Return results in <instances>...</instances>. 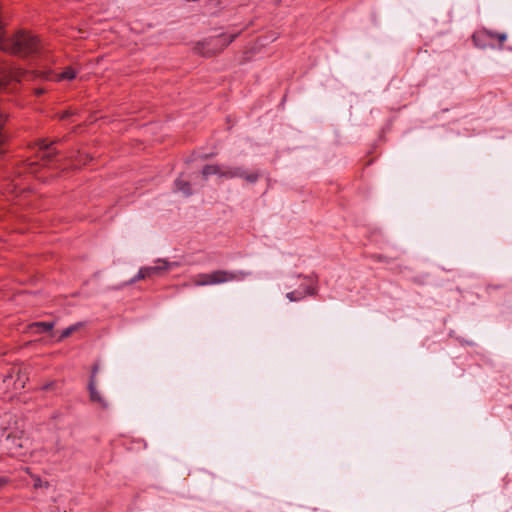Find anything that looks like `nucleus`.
Masks as SVG:
<instances>
[{"mask_svg":"<svg viewBox=\"0 0 512 512\" xmlns=\"http://www.w3.org/2000/svg\"><path fill=\"white\" fill-rule=\"evenodd\" d=\"M89 397L92 402L97 403L101 408L107 409L109 407L108 401L103 397V395L98 391L96 387V379L94 375H91L89 384H88Z\"/></svg>","mask_w":512,"mask_h":512,"instance_id":"obj_8","label":"nucleus"},{"mask_svg":"<svg viewBox=\"0 0 512 512\" xmlns=\"http://www.w3.org/2000/svg\"><path fill=\"white\" fill-rule=\"evenodd\" d=\"M77 76V71L73 67H66L63 72L55 76L56 81L68 80L71 81Z\"/></svg>","mask_w":512,"mask_h":512,"instance_id":"obj_10","label":"nucleus"},{"mask_svg":"<svg viewBox=\"0 0 512 512\" xmlns=\"http://www.w3.org/2000/svg\"><path fill=\"white\" fill-rule=\"evenodd\" d=\"M98 369H99L98 365L93 366L92 375H94L95 378H96V373L98 372Z\"/></svg>","mask_w":512,"mask_h":512,"instance_id":"obj_16","label":"nucleus"},{"mask_svg":"<svg viewBox=\"0 0 512 512\" xmlns=\"http://www.w3.org/2000/svg\"><path fill=\"white\" fill-rule=\"evenodd\" d=\"M249 275H251V272L243 270H215L210 273H202L197 275L193 280V283L196 286L219 285L232 281H241Z\"/></svg>","mask_w":512,"mask_h":512,"instance_id":"obj_1","label":"nucleus"},{"mask_svg":"<svg viewBox=\"0 0 512 512\" xmlns=\"http://www.w3.org/2000/svg\"><path fill=\"white\" fill-rule=\"evenodd\" d=\"M315 294H316V288L313 285L307 284V283H301L297 289L287 292L286 298L290 302H298V301L303 300L304 298H306L309 295H315Z\"/></svg>","mask_w":512,"mask_h":512,"instance_id":"obj_6","label":"nucleus"},{"mask_svg":"<svg viewBox=\"0 0 512 512\" xmlns=\"http://www.w3.org/2000/svg\"><path fill=\"white\" fill-rule=\"evenodd\" d=\"M29 74L16 67L0 68V91L9 90L8 86L12 82H21L22 78L28 77Z\"/></svg>","mask_w":512,"mask_h":512,"instance_id":"obj_3","label":"nucleus"},{"mask_svg":"<svg viewBox=\"0 0 512 512\" xmlns=\"http://www.w3.org/2000/svg\"><path fill=\"white\" fill-rule=\"evenodd\" d=\"M235 38V35H221L214 39H211L208 42H204L201 45L207 46L205 50L199 49V52L203 53L204 55L210 56L213 55L219 51H221L225 46H227L229 43H231Z\"/></svg>","mask_w":512,"mask_h":512,"instance_id":"obj_5","label":"nucleus"},{"mask_svg":"<svg viewBox=\"0 0 512 512\" xmlns=\"http://www.w3.org/2000/svg\"><path fill=\"white\" fill-rule=\"evenodd\" d=\"M175 266L176 263H171L163 259H158L156 260L154 266L140 268L137 275L131 280V282L133 283L138 280L160 275L163 271L170 270Z\"/></svg>","mask_w":512,"mask_h":512,"instance_id":"obj_2","label":"nucleus"},{"mask_svg":"<svg viewBox=\"0 0 512 512\" xmlns=\"http://www.w3.org/2000/svg\"><path fill=\"white\" fill-rule=\"evenodd\" d=\"M175 189L179 192H182L185 196L192 194L189 182L183 180L182 178H177L175 180Z\"/></svg>","mask_w":512,"mask_h":512,"instance_id":"obj_11","label":"nucleus"},{"mask_svg":"<svg viewBox=\"0 0 512 512\" xmlns=\"http://www.w3.org/2000/svg\"><path fill=\"white\" fill-rule=\"evenodd\" d=\"M54 324L52 322H36L31 325L32 329H36L37 332L50 331Z\"/></svg>","mask_w":512,"mask_h":512,"instance_id":"obj_12","label":"nucleus"},{"mask_svg":"<svg viewBox=\"0 0 512 512\" xmlns=\"http://www.w3.org/2000/svg\"><path fill=\"white\" fill-rule=\"evenodd\" d=\"M40 149L44 150V153H43V158H49L51 157V153L48 151L49 150V144H47L44 140L41 141L40 143Z\"/></svg>","mask_w":512,"mask_h":512,"instance_id":"obj_15","label":"nucleus"},{"mask_svg":"<svg viewBox=\"0 0 512 512\" xmlns=\"http://www.w3.org/2000/svg\"><path fill=\"white\" fill-rule=\"evenodd\" d=\"M80 324H76V325H72L70 327H67L66 329H64L59 337V341L70 336L74 331H76L78 329Z\"/></svg>","mask_w":512,"mask_h":512,"instance_id":"obj_14","label":"nucleus"},{"mask_svg":"<svg viewBox=\"0 0 512 512\" xmlns=\"http://www.w3.org/2000/svg\"><path fill=\"white\" fill-rule=\"evenodd\" d=\"M5 483L4 479L0 478V487Z\"/></svg>","mask_w":512,"mask_h":512,"instance_id":"obj_18","label":"nucleus"},{"mask_svg":"<svg viewBox=\"0 0 512 512\" xmlns=\"http://www.w3.org/2000/svg\"><path fill=\"white\" fill-rule=\"evenodd\" d=\"M43 92H44V91H43V89H37V90H36V93H37L38 95H39V94H42Z\"/></svg>","mask_w":512,"mask_h":512,"instance_id":"obj_17","label":"nucleus"},{"mask_svg":"<svg viewBox=\"0 0 512 512\" xmlns=\"http://www.w3.org/2000/svg\"><path fill=\"white\" fill-rule=\"evenodd\" d=\"M259 174L256 171H248L241 166H227L223 165L222 179L242 178L249 183H254L258 180Z\"/></svg>","mask_w":512,"mask_h":512,"instance_id":"obj_4","label":"nucleus"},{"mask_svg":"<svg viewBox=\"0 0 512 512\" xmlns=\"http://www.w3.org/2000/svg\"><path fill=\"white\" fill-rule=\"evenodd\" d=\"M25 440L19 436H12L10 434L6 435L4 440V447L8 450V452L13 456L22 455V449L24 447Z\"/></svg>","mask_w":512,"mask_h":512,"instance_id":"obj_7","label":"nucleus"},{"mask_svg":"<svg viewBox=\"0 0 512 512\" xmlns=\"http://www.w3.org/2000/svg\"><path fill=\"white\" fill-rule=\"evenodd\" d=\"M485 34L489 36L490 38L497 39L500 43H503L507 39L506 33H497V32H491L486 31Z\"/></svg>","mask_w":512,"mask_h":512,"instance_id":"obj_13","label":"nucleus"},{"mask_svg":"<svg viewBox=\"0 0 512 512\" xmlns=\"http://www.w3.org/2000/svg\"><path fill=\"white\" fill-rule=\"evenodd\" d=\"M222 171L223 165H206L203 167L201 174L204 180H207L212 175H216L222 179Z\"/></svg>","mask_w":512,"mask_h":512,"instance_id":"obj_9","label":"nucleus"}]
</instances>
